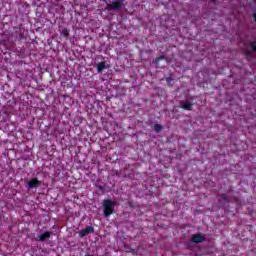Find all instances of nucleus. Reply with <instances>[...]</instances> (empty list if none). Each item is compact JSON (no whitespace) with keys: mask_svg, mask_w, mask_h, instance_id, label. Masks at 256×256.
<instances>
[{"mask_svg":"<svg viewBox=\"0 0 256 256\" xmlns=\"http://www.w3.org/2000/svg\"><path fill=\"white\" fill-rule=\"evenodd\" d=\"M89 233H95L93 226H87L79 232V237H87Z\"/></svg>","mask_w":256,"mask_h":256,"instance_id":"20e7f679","label":"nucleus"},{"mask_svg":"<svg viewBox=\"0 0 256 256\" xmlns=\"http://www.w3.org/2000/svg\"><path fill=\"white\" fill-rule=\"evenodd\" d=\"M180 109H184V111H193V103L187 100H182Z\"/></svg>","mask_w":256,"mask_h":256,"instance_id":"39448f33","label":"nucleus"},{"mask_svg":"<svg viewBox=\"0 0 256 256\" xmlns=\"http://www.w3.org/2000/svg\"><path fill=\"white\" fill-rule=\"evenodd\" d=\"M162 130H163V126H161L160 124H155L154 125L155 133H161Z\"/></svg>","mask_w":256,"mask_h":256,"instance_id":"9b49d317","label":"nucleus"},{"mask_svg":"<svg viewBox=\"0 0 256 256\" xmlns=\"http://www.w3.org/2000/svg\"><path fill=\"white\" fill-rule=\"evenodd\" d=\"M249 46L252 49V51H254V53H256V41H250Z\"/></svg>","mask_w":256,"mask_h":256,"instance_id":"f8f14e48","label":"nucleus"},{"mask_svg":"<svg viewBox=\"0 0 256 256\" xmlns=\"http://www.w3.org/2000/svg\"><path fill=\"white\" fill-rule=\"evenodd\" d=\"M104 207V216L109 217V215H112L113 211H115V202L111 200H105L103 203Z\"/></svg>","mask_w":256,"mask_h":256,"instance_id":"f03ea898","label":"nucleus"},{"mask_svg":"<svg viewBox=\"0 0 256 256\" xmlns=\"http://www.w3.org/2000/svg\"><path fill=\"white\" fill-rule=\"evenodd\" d=\"M97 73H102L103 69H107V66L105 65V62H100L96 66Z\"/></svg>","mask_w":256,"mask_h":256,"instance_id":"6e6552de","label":"nucleus"},{"mask_svg":"<svg viewBox=\"0 0 256 256\" xmlns=\"http://www.w3.org/2000/svg\"><path fill=\"white\" fill-rule=\"evenodd\" d=\"M245 56H246V59H251V57H253V52H251V50H246Z\"/></svg>","mask_w":256,"mask_h":256,"instance_id":"ddd939ff","label":"nucleus"},{"mask_svg":"<svg viewBox=\"0 0 256 256\" xmlns=\"http://www.w3.org/2000/svg\"><path fill=\"white\" fill-rule=\"evenodd\" d=\"M218 197H220V202L225 205V203H231V196H228L227 194H219Z\"/></svg>","mask_w":256,"mask_h":256,"instance_id":"423d86ee","label":"nucleus"},{"mask_svg":"<svg viewBox=\"0 0 256 256\" xmlns=\"http://www.w3.org/2000/svg\"><path fill=\"white\" fill-rule=\"evenodd\" d=\"M172 82H173V78L172 77H167L166 78L167 85H171Z\"/></svg>","mask_w":256,"mask_h":256,"instance_id":"2eb2a0df","label":"nucleus"},{"mask_svg":"<svg viewBox=\"0 0 256 256\" xmlns=\"http://www.w3.org/2000/svg\"><path fill=\"white\" fill-rule=\"evenodd\" d=\"M37 185H39V180H37V178H33L28 182L29 189H33L34 187H37Z\"/></svg>","mask_w":256,"mask_h":256,"instance_id":"0eeeda50","label":"nucleus"},{"mask_svg":"<svg viewBox=\"0 0 256 256\" xmlns=\"http://www.w3.org/2000/svg\"><path fill=\"white\" fill-rule=\"evenodd\" d=\"M165 59V56H159L157 57L153 63L156 65V67H159V63Z\"/></svg>","mask_w":256,"mask_h":256,"instance_id":"9d476101","label":"nucleus"},{"mask_svg":"<svg viewBox=\"0 0 256 256\" xmlns=\"http://www.w3.org/2000/svg\"><path fill=\"white\" fill-rule=\"evenodd\" d=\"M51 237V232H44L38 236L39 241H44L45 239H49Z\"/></svg>","mask_w":256,"mask_h":256,"instance_id":"1a4fd4ad","label":"nucleus"},{"mask_svg":"<svg viewBox=\"0 0 256 256\" xmlns=\"http://www.w3.org/2000/svg\"><path fill=\"white\" fill-rule=\"evenodd\" d=\"M61 35H63L64 37H68L69 32L67 31V29H64V30H62Z\"/></svg>","mask_w":256,"mask_h":256,"instance_id":"4468645a","label":"nucleus"},{"mask_svg":"<svg viewBox=\"0 0 256 256\" xmlns=\"http://www.w3.org/2000/svg\"><path fill=\"white\" fill-rule=\"evenodd\" d=\"M207 238L201 234H194L191 238L192 243H205Z\"/></svg>","mask_w":256,"mask_h":256,"instance_id":"7ed1b4c3","label":"nucleus"},{"mask_svg":"<svg viewBox=\"0 0 256 256\" xmlns=\"http://www.w3.org/2000/svg\"><path fill=\"white\" fill-rule=\"evenodd\" d=\"M129 205H130V207H131V205H132L131 202L129 203Z\"/></svg>","mask_w":256,"mask_h":256,"instance_id":"dca6fc26","label":"nucleus"},{"mask_svg":"<svg viewBox=\"0 0 256 256\" xmlns=\"http://www.w3.org/2000/svg\"><path fill=\"white\" fill-rule=\"evenodd\" d=\"M125 5V0H114L107 4L106 11H121Z\"/></svg>","mask_w":256,"mask_h":256,"instance_id":"f257e3e1","label":"nucleus"}]
</instances>
